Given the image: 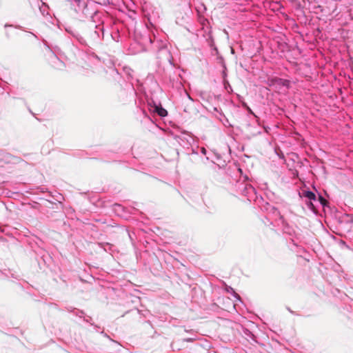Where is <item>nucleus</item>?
I'll use <instances>...</instances> for the list:
<instances>
[{"mask_svg": "<svg viewBox=\"0 0 353 353\" xmlns=\"http://www.w3.org/2000/svg\"><path fill=\"white\" fill-rule=\"evenodd\" d=\"M155 112L160 116V117H165L168 114V111L162 108L161 106H155Z\"/></svg>", "mask_w": 353, "mask_h": 353, "instance_id": "nucleus-1", "label": "nucleus"}, {"mask_svg": "<svg viewBox=\"0 0 353 353\" xmlns=\"http://www.w3.org/2000/svg\"><path fill=\"white\" fill-rule=\"evenodd\" d=\"M305 196L310 200H314L316 198V195L310 191L305 192Z\"/></svg>", "mask_w": 353, "mask_h": 353, "instance_id": "nucleus-2", "label": "nucleus"}, {"mask_svg": "<svg viewBox=\"0 0 353 353\" xmlns=\"http://www.w3.org/2000/svg\"><path fill=\"white\" fill-rule=\"evenodd\" d=\"M214 162L215 163H216V164L218 165V166H219V167H223V166H224V164H223V163L221 164V163H219V162H216V161H214Z\"/></svg>", "mask_w": 353, "mask_h": 353, "instance_id": "nucleus-3", "label": "nucleus"}, {"mask_svg": "<svg viewBox=\"0 0 353 353\" xmlns=\"http://www.w3.org/2000/svg\"><path fill=\"white\" fill-rule=\"evenodd\" d=\"M201 153H203V154H205L206 150H205V149L204 148H201Z\"/></svg>", "mask_w": 353, "mask_h": 353, "instance_id": "nucleus-4", "label": "nucleus"}, {"mask_svg": "<svg viewBox=\"0 0 353 353\" xmlns=\"http://www.w3.org/2000/svg\"><path fill=\"white\" fill-rule=\"evenodd\" d=\"M320 199H321V201L322 203H323L325 201V200L323 198L320 197Z\"/></svg>", "mask_w": 353, "mask_h": 353, "instance_id": "nucleus-5", "label": "nucleus"}, {"mask_svg": "<svg viewBox=\"0 0 353 353\" xmlns=\"http://www.w3.org/2000/svg\"><path fill=\"white\" fill-rule=\"evenodd\" d=\"M215 157H216V160H217V161H219V160H220V157H221V156L216 155V156H215Z\"/></svg>", "mask_w": 353, "mask_h": 353, "instance_id": "nucleus-6", "label": "nucleus"}, {"mask_svg": "<svg viewBox=\"0 0 353 353\" xmlns=\"http://www.w3.org/2000/svg\"><path fill=\"white\" fill-rule=\"evenodd\" d=\"M77 2H80L81 0H74Z\"/></svg>", "mask_w": 353, "mask_h": 353, "instance_id": "nucleus-7", "label": "nucleus"}]
</instances>
